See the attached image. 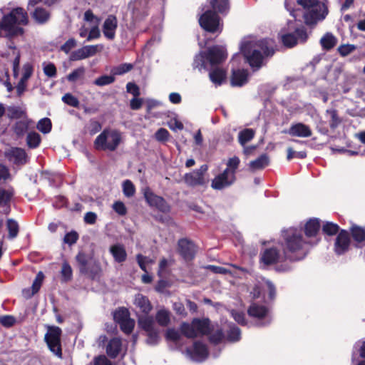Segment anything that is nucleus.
<instances>
[{"label": "nucleus", "instance_id": "56", "mask_svg": "<svg viewBox=\"0 0 365 365\" xmlns=\"http://www.w3.org/2000/svg\"><path fill=\"white\" fill-rule=\"evenodd\" d=\"M84 21L86 22V24L88 25H94L98 24V19L93 15V14L91 11H86L84 14Z\"/></svg>", "mask_w": 365, "mask_h": 365}, {"label": "nucleus", "instance_id": "17", "mask_svg": "<svg viewBox=\"0 0 365 365\" xmlns=\"http://www.w3.org/2000/svg\"><path fill=\"white\" fill-rule=\"evenodd\" d=\"M286 259H288L287 253L284 251L281 253L276 247L266 250L262 256V261L265 264L282 262Z\"/></svg>", "mask_w": 365, "mask_h": 365}, {"label": "nucleus", "instance_id": "47", "mask_svg": "<svg viewBox=\"0 0 365 365\" xmlns=\"http://www.w3.org/2000/svg\"><path fill=\"white\" fill-rule=\"evenodd\" d=\"M61 276L65 282L69 281L72 277V269L66 262H64L62 265Z\"/></svg>", "mask_w": 365, "mask_h": 365}, {"label": "nucleus", "instance_id": "30", "mask_svg": "<svg viewBox=\"0 0 365 365\" xmlns=\"http://www.w3.org/2000/svg\"><path fill=\"white\" fill-rule=\"evenodd\" d=\"M320 224L318 219H311L305 225V234L307 237L316 236L319 230Z\"/></svg>", "mask_w": 365, "mask_h": 365}, {"label": "nucleus", "instance_id": "32", "mask_svg": "<svg viewBox=\"0 0 365 365\" xmlns=\"http://www.w3.org/2000/svg\"><path fill=\"white\" fill-rule=\"evenodd\" d=\"M155 319L159 325L166 327L170 321V313L165 309H160L156 313Z\"/></svg>", "mask_w": 365, "mask_h": 365}, {"label": "nucleus", "instance_id": "53", "mask_svg": "<svg viewBox=\"0 0 365 365\" xmlns=\"http://www.w3.org/2000/svg\"><path fill=\"white\" fill-rule=\"evenodd\" d=\"M137 262L140 267L145 272H147L146 266L149 263H153V261L142 255H138L136 257Z\"/></svg>", "mask_w": 365, "mask_h": 365}, {"label": "nucleus", "instance_id": "3", "mask_svg": "<svg viewBox=\"0 0 365 365\" xmlns=\"http://www.w3.org/2000/svg\"><path fill=\"white\" fill-rule=\"evenodd\" d=\"M29 22L28 14L22 8H15L4 14L0 20V38L13 37L23 34V26Z\"/></svg>", "mask_w": 365, "mask_h": 365}, {"label": "nucleus", "instance_id": "18", "mask_svg": "<svg viewBox=\"0 0 365 365\" xmlns=\"http://www.w3.org/2000/svg\"><path fill=\"white\" fill-rule=\"evenodd\" d=\"M248 314L257 319H262L263 322L260 325H265L270 322L271 318L269 316L267 309L262 305L253 303L248 309Z\"/></svg>", "mask_w": 365, "mask_h": 365}, {"label": "nucleus", "instance_id": "1", "mask_svg": "<svg viewBox=\"0 0 365 365\" xmlns=\"http://www.w3.org/2000/svg\"><path fill=\"white\" fill-rule=\"evenodd\" d=\"M285 6L295 21L302 16L307 24H315L325 18L327 11L319 0H285Z\"/></svg>", "mask_w": 365, "mask_h": 365}, {"label": "nucleus", "instance_id": "20", "mask_svg": "<svg viewBox=\"0 0 365 365\" xmlns=\"http://www.w3.org/2000/svg\"><path fill=\"white\" fill-rule=\"evenodd\" d=\"M7 159L16 165H24L27 162L28 156L24 150L19 148H11L5 151Z\"/></svg>", "mask_w": 365, "mask_h": 365}, {"label": "nucleus", "instance_id": "46", "mask_svg": "<svg viewBox=\"0 0 365 365\" xmlns=\"http://www.w3.org/2000/svg\"><path fill=\"white\" fill-rule=\"evenodd\" d=\"M351 233L354 239L357 242H361L365 239V231L359 227H353Z\"/></svg>", "mask_w": 365, "mask_h": 365}, {"label": "nucleus", "instance_id": "25", "mask_svg": "<svg viewBox=\"0 0 365 365\" xmlns=\"http://www.w3.org/2000/svg\"><path fill=\"white\" fill-rule=\"evenodd\" d=\"M209 78L215 86H219L226 81L227 72L222 68L216 67L210 70Z\"/></svg>", "mask_w": 365, "mask_h": 365}, {"label": "nucleus", "instance_id": "63", "mask_svg": "<svg viewBox=\"0 0 365 365\" xmlns=\"http://www.w3.org/2000/svg\"><path fill=\"white\" fill-rule=\"evenodd\" d=\"M132 68H133L132 64H130V63H123V64L118 66L115 69V73L117 74V75H121L123 73H125L129 71L130 70L132 69Z\"/></svg>", "mask_w": 365, "mask_h": 365}, {"label": "nucleus", "instance_id": "35", "mask_svg": "<svg viewBox=\"0 0 365 365\" xmlns=\"http://www.w3.org/2000/svg\"><path fill=\"white\" fill-rule=\"evenodd\" d=\"M336 42V38L331 33H327L320 40L322 46L327 50L333 48Z\"/></svg>", "mask_w": 365, "mask_h": 365}, {"label": "nucleus", "instance_id": "37", "mask_svg": "<svg viewBox=\"0 0 365 365\" xmlns=\"http://www.w3.org/2000/svg\"><path fill=\"white\" fill-rule=\"evenodd\" d=\"M255 135V132L252 129H245L239 133V142L242 145L251 140Z\"/></svg>", "mask_w": 365, "mask_h": 365}, {"label": "nucleus", "instance_id": "45", "mask_svg": "<svg viewBox=\"0 0 365 365\" xmlns=\"http://www.w3.org/2000/svg\"><path fill=\"white\" fill-rule=\"evenodd\" d=\"M43 278H44V275H43V272H39L37 274V275L33 282V284L31 287V289H32L31 295H34L35 293H36L39 290V289L41 286L42 282L43 280Z\"/></svg>", "mask_w": 365, "mask_h": 365}, {"label": "nucleus", "instance_id": "22", "mask_svg": "<svg viewBox=\"0 0 365 365\" xmlns=\"http://www.w3.org/2000/svg\"><path fill=\"white\" fill-rule=\"evenodd\" d=\"M350 243L349 233L345 230H341L336 237L334 250L337 255H341L347 251Z\"/></svg>", "mask_w": 365, "mask_h": 365}, {"label": "nucleus", "instance_id": "57", "mask_svg": "<svg viewBox=\"0 0 365 365\" xmlns=\"http://www.w3.org/2000/svg\"><path fill=\"white\" fill-rule=\"evenodd\" d=\"M76 260L80 264L81 267V272H85L86 270V266L88 263V257L87 256L83 253L79 252L78 255L76 256Z\"/></svg>", "mask_w": 365, "mask_h": 365}, {"label": "nucleus", "instance_id": "36", "mask_svg": "<svg viewBox=\"0 0 365 365\" xmlns=\"http://www.w3.org/2000/svg\"><path fill=\"white\" fill-rule=\"evenodd\" d=\"M41 143V136L36 132H31L27 135L26 143L31 148H37Z\"/></svg>", "mask_w": 365, "mask_h": 365}, {"label": "nucleus", "instance_id": "13", "mask_svg": "<svg viewBox=\"0 0 365 365\" xmlns=\"http://www.w3.org/2000/svg\"><path fill=\"white\" fill-rule=\"evenodd\" d=\"M235 181L233 171L225 169L222 173L216 175L212 180L211 187L214 190H222L232 185Z\"/></svg>", "mask_w": 365, "mask_h": 365}, {"label": "nucleus", "instance_id": "33", "mask_svg": "<svg viewBox=\"0 0 365 365\" xmlns=\"http://www.w3.org/2000/svg\"><path fill=\"white\" fill-rule=\"evenodd\" d=\"M8 116L11 118L24 120L27 118L26 111L23 108L11 106L8 108Z\"/></svg>", "mask_w": 365, "mask_h": 365}, {"label": "nucleus", "instance_id": "48", "mask_svg": "<svg viewBox=\"0 0 365 365\" xmlns=\"http://www.w3.org/2000/svg\"><path fill=\"white\" fill-rule=\"evenodd\" d=\"M84 73L85 68L83 67L78 68L67 76V79L69 81H76L78 79L81 78L83 76Z\"/></svg>", "mask_w": 365, "mask_h": 365}, {"label": "nucleus", "instance_id": "55", "mask_svg": "<svg viewBox=\"0 0 365 365\" xmlns=\"http://www.w3.org/2000/svg\"><path fill=\"white\" fill-rule=\"evenodd\" d=\"M165 337L168 341L177 342L180 339V335L175 329H168L166 331Z\"/></svg>", "mask_w": 365, "mask_h": 365}, {"label": "nucleus", "instance_id": "16", "mask_svg": "<svg viewBox=\"0 0 365 365\" xmlns=\"http://www.w3.org/2000/svg\"><path fill=\"white\" fill-rule=\"evenodd\" d=\"M143 195L146 202L151 207H155L162 212H167L169 210V207L165 200L154 194L149 187L143 189Z\"/></svg>", "mask_w": 365, "mask_h": 365}, {"label": "nucleus", "instance_id": "64", "mask_svg": "<svg viewBox=\"0 0 365 365\" xmlns=\"http://www.w3.org/2000/svg\"><path fill=\"white\" fill-rule=\"evenodd\" d=\"M169 135L168 131L165 128H160L156 133H155V138L158 141H165L168 139Z\"/></svg>", "mask_w": 365, "mask_h": 365}, {"label": "nucleus", "instance_id": "14", "mask_svg": "<svg viewBox=\"0 0 365 365\" xmlns=\"http://www.w3.org/2000/svg\"><path fill=\"white\" fill-rule=\"evenodd\" d=\"M207 170V165H202L200 169L185 174L184 176L185 182L188 186L192 187L205 185L206 183V180L204 178V175Z\"/></svg>", "mask_w": 365, "mask_h": 365}, {"label": "nucleus", "instance_id": "6", "mask_svg": "<svg viewBox=\"0 0 365 365\" xmlns=\"http://www.w3.org/2000/svg\"><path fill=\"white\" fill-rule=\"evenodd\" d=\"M227 58V53L223 46H213L210 48L206 54L205 53H200L197 55L194 60V67L199 70L205 68L206 60L211 64H216L222 62Z\"/></svg>", "mask_w": 365, "mask_h": 365}, {"label": "nucleus", "instance_id": "38", "mask_svg": "<svg viewBox=\"0 0 365 365\" xmlns=\"http://www.w3.org/2000/svg\"><path fill=\"white\" fill-rule=\"evenodd\" d=\"M123 192L124 195L127 197H133L135 193V187L133 183L129 180H126L123 182Z\"/></svg>", "mask_w": 365, "mask_h": 365}, {"label": "nucleus", "instance_id": "19", "mask_svg": "<svg viewBox=\"0 0 365 365\" xmlns=\"http://www.w3.org/2000/svg\"><path fill=\"white\" fill-rule=\"evenodd\" d=\"M186 354L191 360L200 362L207 358L208 352L206 346L203 344L195 342L192 348L187 349Z\"/></svg>", "mask_w": 365, "mask_h": 365}, {"label": "nucleus", "instance_id": "15", "mask_svg": "<svg viewBox=\"0 0 365 365\" xmlns=\"http://www.w3.org/2000/svg\"><path fill=\"white\" fill-rule=\"evenodd\" d=\"M103 49L102 45L85 46L71 53L70 59L71 61H79L93 56Z\"/></svg>", "mask_w": 365, "mask_h": 365}, {"label": "nucleus", "instance_id": "40", "mask_svg": "<svg viewBox=\"0 0 365 365\" xmlns=\"http://www.w3.org/2000/svg\"><path fill=\"white\" fill-rule=\"evenodd\" d=\"M7 229L9 230V237L10 238H14L17 236L19 232V225L15 220L12 219L8 220Z\"/></svg>", "mask_w": 365, "mask_h": 365}, {"label": "nucleus", "instance_id": "12", "mask_svg": "<svg viewBox=\"0 0 365 365\" xmlns=\"http://www.w3.org/2000/svg\"><path fill=\"white\" fill-rule=\"evenodd\" d=\"M113 318L115 322L120 324L123 332L130 334L135 326V322L130 319V313L128 309L122 307L117 309L113 314Z\"/></svg>", "mask_w": 365, "mask_h": 365}, {"label": "nucleus", "instance_id": "26", "mask_svg": "<svg viewBox=\"0 0 365 365\" xmlns=\"http://www.w3.org/2000/svg\"><path fill=\"white\" fill-rule=\"evenodd\" d=\"M109 252L116 262L122 263L127 259L125 249L121 244L117 243L111 245L109 248Z\"/></svg>", "mask_w": 365, "mask_h": 365}, {"label": "nucleus", "instance_id": "11", "mask_svg": "<svg viewBox=\"0 0 365 365\" xmlns=\"http://www.w3.org/2000/svg\"><path fill=\"white\" fill-rule=\"evenodd\" d=\"M138 324L148 335V343L155 344L158 340V331L155 329V322L152 317L148 314L138 315Z\"/></svg>", "mask_w": 365, "mask_h": 365}, {"label": "nucleus", "instance_id": "43", "mask_svg": "<svg viewBox=\"0 0 365 365\" xmlns=\"http://www.w3.org/2000/svg\"><path fill=\"white\" fill-rule=\"evenodd\" d=\"M42 66L43 73L46 76L52 78L56 76V68L53 63H43Z\"/></svg>", "mask_w": 365, "mask_h": 365}, {"label": "nucleus", "instance_id": "49", "mask_svg": "<svg viewBox=\"0 0 365 365\" xmlns=\"http://www.w3.org/2000/svg\"><path fill=\"white\" fill-rule=\"evenodd\" d=\"M13 190H0V205L6 204L10 201L13 196Z\"/></svg>", "mask_w": 365, "mask_h": 365}, {"label": "nucleus", "instance_id": "29", "mask_svg": "<svg viewBox=\"0 0 365 365\" xmlns=\"http://www.w3.org/2000/svg\"><path fill=\"white\" fill-rule=\"evenodd\" d=\"M248 74L245 70H233L231 84L233 86H242L247 82Z\"/></svg>", "mask_w": 365, "mask_h": 365}, {"label": "nucleus", "instance_id": "27", "mask_svg": "<svg viewBox=\"0 0 365 365\" xmlns=\"http://www.w3.org/2000/svg\"><path fill=\"white\" fill-rule=\"evenodd\" d=\"M289 133L293 136L307 138L312 135V130L309 126L303 123H297L291 126Z\"/></svg>", "mask_w": 365, "mask_h": 365}, {"label": "nucleus", "instance_id": "41", "mask_svg": "<svg viewBox=\"0 0 365 365\" xmlns=\"http://www.w3.org/2000/svg\"><path fill=\"white\" fill-rule=\"evenodd\" d=\"M212 5L219 12L226 11L229 9L228 0H212Z\"/></svg>", "mask_w": 365, "mask_h": 365}, {"label": "nucleus", "instance_id": "54", "mask_svg": "<svg viewBox=\"0 0 365 365\" xmlns=\"http://www.w3.org/2000/svg\"><path fill=\"white\" fill-rule=\"evenodd\" d=\"M100 36V31L98 29V24L89 25V33L87 36V41H91L93 38H97Z\"/></svg>", "mask_w": 365, "mask_h": 365}, {"label": "nucleus", "instance_id": "50", "mask_svg": "<svg viewBox=\"0 0 365 365\" xmlns=\"http://www.w3.org/2000/svg\"><path fill=\"white\" fill-rule=\"evenodd\" d=\"M34 71V67L30 63H26L23 66L22 76L21 79L24 81H27L28 79L31 76Z\"/></svg>", "mask_w": 365, "mask_h": 365}, {"label": "nucleus", "instance_id": "23", "mask_svg": "<svg viewBox=\"0 0 365 365\" xmlns=\"http://www.w3.org/2000/svg\"><path fill=\"white\" fill-rule=\"evenodd\" d=\"M117 26V19L113 15L108 16L103 25V33L105 37L110 40L113 39L115 38Z\"/></svg>", "mask_w": 365, "mask_h": 365}, {"label": "nucleus", "instance_id": "7", "mask_svg": "<svg viewBox=\"0 0 365 365\" xmlns=\"http://www.w3.org/2000/svg\"><path fill=\"white\" fill-rule=\"evenodd\" d=\"M279 35L283 44L287 47H292L299 41L304 42L307 38L303 29L298 28L290 21L288 23V29H282Z\"/></svg>", "mask_w": 365, "mask_h": 365}, {"label": "nucleus", "instance_id": "34", "mask_svg": "<svg viewBox=\"0 0 365 365\" xmlns=\"http://www.w3.org/2000/svg\"><path fill=\"white\" fill-rule=\"evenodd\" d=\"M33 17L36 22L43 24L49 19L50 14L45 9L37 8L33 14Z\"/></svg>", "mask_w": 365, "mask_h": 365}, {"label": "nucleus", "instance_id": "60", "mask_svg": "<svg viewBox=\"0 0 365 365\" xmlns=\"http://www.w3.org/2000/svg\"><path fill=\"white\" fill-rule=\"evenodd\" d=\"M327 113L331 118L330 126L332 128H336L340 123V120L337 116L336 112L334 110H327Z\"/></svg>", "mask_w": 365, "mask_h": 365}, {"label": "nucleus", "instance_id": "2", "mask_svg": "<svg viewBox=\"0 0 365 365\" xmlns=\"http://www.w3.org/2000/svg\"><path fill=\"white\" fill-rule=\"evenodd\" d=\"M241 52L253 68L262 66L264 56L274 53L273 42L270 39L259 40L255 36L245 37L240 46Z\"/></svg>", "mask_w": 365, "mask_h": 365}, {"label": "nucleus", "instance_id": "61", "mask_svg": "<svg viewBox=\"0 0 365 365\" xmlns=\"http://www.w3.org/2000/svg\"><path fill=\"white\" fill-rule=\"evenodd\" d=\"M354 49L355 46L351 44L342 45L338 48L339 53L343 56H347L348 54L351 53Z\"/></svg>", "mask_w": 365, "mask_h": 365}, {"label": "nucleus", "instance_id": "62", "mask_svg": "<svg viewBox=\"0 0 365 365\" xmlns=\"http://www.w3.org/2000/svg\"><path fill=\"white\" fill-rule=\"evenodd\" d=\"M78 234L76 232H71L65 235L63 241L66 244H68L71 245L76 243V242L78 240Z\"/></svg>", "mask_w": 365, "mask_h": 365}, {"label": "nucleus", "instance_id": "58", "mask_svg": "<svg viewBox=\"0 0 365 365\" xmlns=\"http://www.w3.org/2000/svg\"><path fill=\"white\" fill-rule=\"evenodd\" d=\"M113 209L120 215H125L127 212L125 205L120 201L115 202L113 205Z\"/></svg>", "mask_w": 365, "mask_h": 365}, {"label": "nucleus", "instance_id": "10", "mask_svg": "<svg viewBox=\"0 0 365 365\" xmlns=\"http://www.w3.org/2000/svg\"><path fill=\"white\" fill-rule=\"evenodd\" d=\"M199 22L201 27L209 32H220L222 30L219 17L211 11L204 13L200 16Z\"/></svg>", "mask_w": 365, "mask_h": 365}, {"label": "nucleus", "instance_id": "31", "mask_svg": "<svg viewBox=\"0 0 365 365\" xmlns=\"http://www.w3.org/2000/svg\"><path fill=\"white\" fill-rule=\"evenodd\" d=\"M269 160L267 155L264 154L259 157L257 159L252 160L250 163L249 166L251 170H257L264 168L269 165Z\"/></svg>", "mask_w": 365, "mask_h": 365}, {"label": "nucleus", "instance_id": "28", "mask_svg": "<svg viewBox=\"0 0 365 365\" xmlns=\"http://www.w3.org/2000/svg\"><path fill=\"white\" fill-rule=\"evenodd\" d=\"M122 351V342L118 338L111 339L106 346L107 354L111 358H115Z\"/></svg>", "mask_w": 365, "mask_h": 365}, {"label": "nucleus", "instance_id": "5", "mask_svg": "<svg viewBox=\"0 0 365 365\" xmlns=\"http://www.w3.org/2000/svg\"><path fill=\"white\" fill-rule=\"evenodd\" d=\"M122 140L121 133L114 129L104 130L95 140L96 149L103 150H115Z\"/></svg>", "mask_w": 365, "mask_h": 365}, {"label": "nucleus", "instance_id": "21", "mask_svg": "<svg viewBox=\"0 0 365 365\" xmlns=\"http://www.w3.org/2000/svg\"><path fill=\"white\" fill-rule=\"evenodd\" d=\"M133 305L138 314H148L152 309V305L149 299L141 294H137L134 297Z\"/></svg>", "mask_w": 365, "mask_h": 365}, {"label": "nucleus", "instance_id": "24", "mask_svg": "<svg viewBox=\"0 0 365 365\" xmlns=\"http://www.w3.org/2000/svg\"><path fill=\"white\" fill-rule=\"evenodd\" d=\"M179 252L185 259H190L195 253V245L187 239H182L178 242Z\"/></svg>", "mask_w": 365, "mask_h": 365}, {"label": "nucleus", "instance_id": "51", "mask_svg": "<svg viewBox=\"0 0 365 365\" xmlns=\"http://www.w3.org/2000/svg\"><path fill=\"white\" fill-rule=\"evenodd\" d=\"M62 101L73 107H78L79 105L78 100L70 93H66L62 97Z\"/></svg>", "mask_w": 365, "mask_h": 365}, {"label": "nucleus", "instance_id": "8", "mask_svg": "<svg viewBox=\"0 0 365 365\" xmlns=\"http://www.w3.org/2000/svg\"><path fill=\"white\" fill-rule=\"evenodd\" d=\"M181 332L188 338H194L206 334L210 330V321L208 319H195L192 324L183 323L180 327Z\"/></svg>", "mask_w": 365, "mask_h": 365}, {"label": "nucleus", "instance_id": "59", "mask_svg": "<svg viewBox=\"0 0 365 365\" xmlns=\"http://www.w3.org/2000/svg\"><path fill=\"white\" fill-rule=\"evenodd\" d=\"M239 163L240 159L237 157L231 158L227 163V167L226 169H230V170L233 171L234 176H235V172L238 168Z\"/></svg>", "mask_w": 365, "mask_h": 365}, {"label": "nucleus", "instance_id": "4", "mask_svg": "<svg viewBox=\"0 0 365 365\" xmlns=\"http://www.w3.org/2000/svg\"><path fill=\"white\" fill-rule=\"evenodd\" d=\"M285 245L284 250L290 261L300 260L305 257L309 247V242L304 240L301 230L289 228L283 232Z\"/></svg>", "mask_w": 365, "mask_h": 365}, {"label": "nucleus", "instance_id": "39", "mask_svg": "<svg viewBox=\"0 0 365 365\" xmlns=\"http://www.w3.org/2000/svg\"><path fill=\"white\" fill-rule=\"evenodd\" d=\"M37 128L43 133H48L51 130V122L50 119L45 118L40 120L37 124Z\"/></svg>", "mask_w": 365, "mask_h": 365}, {"label": "nucleus", "instance_id": "44", "mask_svg": "<svg viewBox=\"0 0 365 365\" xmlns=\"http://www.w3.org/2000/svg\"><path fill=\"white\" fill-rule=\"evenodd\" d=\"M323 232L328 235H335L339 231V226L336 224L327 222L322 227Z\"/></svg>", "mask_w": 365, "mask_h": 365}, {"label": "nucleus", "instance_id": "52", "mask_svg": "<svg viewBox=\"0 0 365 365\" xmlns=\"http://www.w3.org/2000/svg\"><path fill=\"white\" fill-rule=\"evenodd\" d=\"M114 81V78L111 76H103L95 80L94 83L99 86L108 85Z\"/></svg>", "mask_w": 365, "mask_h": 365}, {"label": "nucleus", "instance_id": "9", "mask_svg": "<svg viewBox=\"0 0 365 365\" xmlns=\"http://www.w3.org/2000/svg\"><path fill=\"white\" fill-rule=\"evenodd\" d=\"M45 334V341L51 352L61 358L62 356L61 346V329L58 327L48 326Z\"/></svg>", "mask_w": 365, "mask_h": 365}, {"label": "nucleus", "instance_id": "42", "mask_svg": "<svg viewBox=\"0 0 365 365\" xmlns=\"http://www.w3.org/2000/svg\"><path fill=\"white\" fill-rule=\"evenodd\" d=\"M29 126V120L27 118L18 121L14 127L15 133L19 135H23Z\"/></svg>", "mask_w": 365, "mask_h": 365}]
</instances>
